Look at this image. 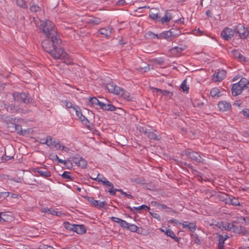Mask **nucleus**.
Masks as SVG:
<instances>
[{
    "label": "nucleus",
    "instance_id": "obj_1",
    "mask_svg": "<svg viewBox=\"0 0 249 249\" xmlns=\"http://www.w3.org/2000/svg\"><path fill=\"white\" fill-rule=\"evenodd\" d=\"M50 38L51 39L50 40L49 38H48L44 40L42 42V46L43 49L49 53L53 58L58 57L60 55L57 53L58 49H61L59 46L61 44L62 41L57 37V36H56L55 37H50Z\"/></svg>",
    "mask_w": 249,
    "mask_h": 249
},
{
    "label": "nucleus",
    "instance_id": "obj_2",
    "mask_svg": "<svg viewBox=\"0 0 249 249\" xmlns=\"http://www.w3.org/2000/svg\"><path fill=\"white\" fill-rule=\"evenodd\" d=\"M39 29L42 31L47 38L57 36V32L54 23L49 20L36 21Z\"/></svg>",
    "mask_w": 249,
    "mask_h": 249
},
{
    "label": "nucleus",
    "instance_id": "obj_3",
    "mask_svg": "<svg viewBox=\"0 0 249 249\" xmlns=\"http://www.w3.org/2000/svg\"><path fill=\"white\" fill-rule=\"evenodd\" d=\"M249 80L246 78L242 77L240 81L232 85L231 91L232 95L234 96L241 93L243 90L248 89Z\"/></svg>",
    "mask_w": 249,
    "mask_h": 249
},
{
    "label": "nucleus",
    "instance_id": "obj_4",
    "mask_svg": "<svg viewBox=\"0 0 249 249\" xmlns=\"http://www.w3.org/2000/svg\"><path fill=\"white\" fill-rule=\"evenodd\" d=\"M13 96L15 101L22 103L24 104H29L32 102V98L29 96L27 93L25 92H15L13 93Z\"/></svg>",
    "mask_w": 249,
    "mask_h": 249
},
{
    "label": "nucleus",
    "instance_id": "obj_5",
    "mask_svg": "<svg viewBox=\"0 0 249 249\" xmlns=\"http://www.w3.org/2000/svg\"><path fill=\"white\" fill-rule=\"evenodd\" d=\"M182 155L187 156L188 158L194 160L197 162L203 163L204 160L201 158L198 153L191 151V149H187L182 152Z\"/></svg>",
    "mask_w": 249,
    "mask_h": 249
},
{
    "label": "nucleus",
    "instance_id": "obj_6",
    "mask_svg": "<svg viewBox=\"0 0 249 249\" xmlns=\"http://www.w3.org/2000/svg\"><path fill=\"white\" fill-rule=\"evenodd\" d=\"M175 29H171L168 31L162 32L159 34V39H166L168 41H172L174 38L179 35V32L178 33H174Z\"/></svg>",
    "mask_w": 249,
    "mask_h": 249
},
{
    "label": "nucleus",
    "instance_id": "obj_7",
    "mask_svg": "<svg viewBox=\"0 0 249 249\" xmlns=\"http://www.w3.org/2000/svg\"><path fill=\"white\" fill-rule=\"evenodd\" d=\"M235 31L241 39L247 38L249 35V27H245L241 24L236 26Z\"/></svg>",
    "mask_w": 249,
    "mask_h": 249
},
{
    "label": "nucleus",
    "instance_id": "obj_8",
    "mask_svg": "<svg viewBox=\"0 0 249 249\" xmlns=\"http://www.w3.org/2000/svg\"><path fill=\"white\" fill-rule=\"evenodd\" d=\"M239 223L237 219L234 221L233 223L232 224L231 231L234 233L242 234L244 235L249 234V232L247 231L244 227L238 225Z\"/></svg>",
    "mask_w": 249,
    "mask_h": 249
},
{
    "label": "nucleus",
    "instance_id": "obj_9",
    "mask_svg": "<svg viewBox=\"0 0 249 249\" xmlns=\"http://www.w3.org/2000/svg\"><path fill=\"white\" fill-rule=\"evenodd\" d=\"M57 53L60 56L58 57H54V59L63 60L64 63L67 65H70L72 63V59L70 58L69 54L61 48L58 49Z\"/></svg>",
    "mask_w": 249,
    "mask_h": 249
},
{
    "label": "nucleus",
    "instance_id": "obj_10",
    "mask_svg": "<svg viewBox=\"0 0 249 249\" xmlns=\"http://www.w3.org/2000/svg\"><path fill=\"white\" fill-rule=\"evenodd\" d=\"M29 9L32 13H44L43 5L41 4H36L34 0L29 2Z\"/></svg>",
    "mask_w": 249,
    "mask_h": 249
},
{
    "label": "nucleus",
    "instance_id": "obj_11",
    "mask_svg": "<svg viewBox=\"0 0 249 249\" xmlns=\"http://www.w3.org/2000/svg\"><path fill=\"white\" fill-rule=\"evenodd\" d=\"M235 33V30H232L231 29L227 27L225 28L221 33V36L225 40H229L231 39V38L234 36V34Z\"/></svg>",
    "mask_w": 249,
    "mask_h": 249
},
{
    "label": "nucleus",
    "instance_id": "obj_12",
    "mask_svg": "<svg viewBox=\"0 0 249 249\" xmlns=\"http://www.w3.org/2000/svg\"><path fill=\"white\" fill-rule=\"evenodd\" d=\"M226 76V71L224 70H219L213 75V80L214 82H220Z\"/></svg>",
    "mask_w": 249,
    "mask_h": 249
},
{
    "label": "nucleus",
    "instance_id": "obj_13",
    "mask_svg": "<svg viewBox=\"0 0 249 249\" xmlns=\"http://www.w3.org/2000/svg\"><path fill=\"white\" fill-rule=\"evenodd\" d=\"M33 171L35 173H37L39 176L42 177L47 178L51 176L50 172L45 168L37 167L34 168Z\"/></svg>",
    "mask_w": 249,
    "mask_h": 249
},
{
    "label": "nucleus",
    "instance_id": "obj_14",
    "mask_svg": "<svg viewBox=\"0 0 249 249\" xmlns=\"http://www.w3.org/2000/svg\"><path fill=\"white\" fill-rule=\"evenodd\" d=\"M113 28L111 26H107V27L101 28L98 32L103 36H104L106 38H108L111 34Z\"/></svg>",
    "mask_w": 249,
    "mask_h": 249
},
{
    "label": "nucleus",
    "instance_id": "obj_15",
    "mask_svg": "<svg viewBox=\"0 0 249 249\" xmlns=\"http://www.w3.org/2000/svg\"><path fill=\"white\" fill-rule=\"evenodd\" d=\"M219 109L222 111H227L231 108V104L225 101H220L218 104Z\"/></svg>",
    "mask_w": 249,
    "mask_h": 249
},
{
    "label": "nucleus",
    "instance_id": "obj_16",
    "mask_svg": "<svg viewBox=\"0 0 249 249\" xmlns=\"http://www.w3.org/2000/svg\"><path fill=\"white\" fill-rule=\"evenodd\" d=\"M183 228H188L191 232H194L196 229V225L195 223H191L189 221H184L182 224Z\"/></svg>",
    "mask_w": 249,
    "mask_h": 249
},
{
    "label": "nucleus",
    "instance_id": "obj_17",
    "mask_svg": "<svg viewBox=\"0 0 249 249\" xmlns=\"http://www.w3.org/2000/svg\"><path fill=\"white\" fill-rule=\"evenodd\" d=\"M6 110L11 113H21L22 111V109H20L18 106L13 104L8 105L6 107Z\"/></svg>",
    "mask_w": 249,
    "mask_h": 249
},
{
    "label": "nucleus",
    "instance_id": "obj_18",
    "mask_svg": "<svg viewBox=\"0 0 249 249\" xmlns=\"http://www.w3.org/2000/svg\"><path fill=\"white\" fill-rule=\"evenodd\" d=\"M100 108L106 111H114L116 109L115 106L111 104H106L102 102L99 103L98 105Z\"/></svg>",
    "mask_w": 249,
    "mask_h": 249
},
{
    "label": "nucleus",
    "instance_id": "obj_19",
    "mask_svg": "<svg viewBox=\"0 0 249 249\" xmlns=\"http://www.w3.org/2000/svg\"><path fill=\"white\" fill-rule=\"evenodd\" d=\"M102 22L101 19L97 17H91L88 19L86 23L91 26H95L100 24Z\"/></svg>",
    "mask_w": 249,
    "mask_h": 249
},
{
    "label": "nucleus",
    "instance_id": "obj_20",
    "mask_svg": "<svg viewBox=\"0 0 249 249\" xmlns=\"http://www.w3.org/2000/svg\"><path fill=\"white\" fill-rule=\"evenodd\" d=\"M15 128L17 133L20 135L24 136L29 134L30 132L29 129L23 130L21 126L19 124H15Z\"/></svg>",
    "mask_w": 249,
    "mask_h": 249
},
{
    "label": "nucleus",
    "instance_id": "obj_21",
    "mask_svg": "<svg viewBox=\"0 0 249 249\" xmlns=\"http://www.w3.org/2000/svg\"><path fill=\"white\" fill-rule=\"evenodd\" d=\"M156 8H152L151 9L149 13V17L153 20H157L160 21V16L159 15V13L157 12Z\"/></svg>",
    "mask_w": 249,
    "mask_h": 249
},
{
    "label": "nucleus",
    "instance_id": "obj_22",
    "mask_svg": "<svg viewBox=\"0 0 249 249\" xmlns=\"http://www.w3.org/2000/svg\"><path fill=\"white\" fill-rule=\"evenodd\" d=\"M110 219L113 222L119 224L120 226L123 228L125 229L126 227V226H127V225H128L127 222H126L125 220H122L121 218L112 216L110 217Z\"/></svg>",
    "mask_w": 249,
    "mask_h": 249
},
{
    "label": "nucleus",
    "instance_id": "obj_23",
    "mask_svg": "<svg viewBox=\"0 0 249 249\" xmlns=\"http://www.w3.org/2000/svg\"><path fill=\"white\" fill-rule=\"evenodd\" d=\"M43 144H46L48 146L51 147H56L57 145H59L60 146L59 143H55V142L53 141L52 138L51 136H49L47 137L46 139L44 141V142H43Z\"/></svg>",
    "mask_w": 249,
    "mask_h": 249
},
{
    "label": "nucleus",
    "instance_id": "obj_24",
    "mask_svg": "<svg viewBox=\"0 0 249 249\" xmlns=\"http://www.w3.org/2000/svg\"><path fill=\"white\" fill-rule=\"evenodd\" d=\"M73 231L78 234H83L86 232V228L83 225H74Z\"/></svg>",
    "mask_w": 249,
    "mask_h": 249
},
{
    "label": "nucleus",
    "instance_id": "obj_25",
    "mask_svg": "<svg viewBox=\"0 0 249 249\" xmlns=\"http://www.w3.org/2000/svg\"><path fill=\"white\" fill-rule=\"evenodd\" d=\"M226 203L229 204H231L233 206H240V204L238 200V199L231 196V197L229 196L228 198L226 199Z\"/></svg>",
    "mask_w": 249,
    "mask_h": 249
},
{
    "label": "nucleus",
    "instance_id": "obj_26",
    "mask_svg": "<svg viewBox=\"0 0 249 249\" xmlns=\"http://www.w3.org/2000/svg\"><path fill=\"white\" fill-rule=\"evenodd\" d=\"M218 226L220 228H222L228 231H231L232 229V224H230L227 222H220L218 223Z\"/></svg>",
    "mask_w": 249,
    "mask_h": 249
},
{
    "label": "nucleus",
    "instance_id": "obj_27",
    "mask_svg": "<svg viewBox=\"0 0 249 249\" xmlns=\"http://www.w3.org/2000/svg\"><path fill=\"white\" fill-rule=\"evenodd\" d=\"M165 234L172 239H174L176 242H179L180 238L177 237L173 231L171 229H166Z\"/></svg>",
    "mask_w": 249,
    "mask_h": 249
},
{
    "label": "nucleus",
    "instance_id": "obj_28",
    "mask_svg": "<svg viewBox=\"0 0 249 249\" xmlns=\"http://www.w3.org/2000/svg\"><path fill=\"white\" fill-rule=\"evenodd\" d=\"M172 19V15L168 11H166L164 16L162 18H160V20L162 23L169 22Z\"/></svg>",
    "mask_w": 249,
    "mask_h": 249
},
{
    "label": "nucleus",
    "instance_id": "obj_29",
    "mask_svg": "<svg viewBox=\"0 0 249 249\" xmlns=\"http://www.w3.org/2000/svg\"><path fill=\"white\" fill-rule=\"evenodd\" d=\"M104 185L108 186L109 187L108 189V192L111 195H115V193L114 192L113 189V184L108 180H107L106 182H104V184H103Z\"/></svg>",
    "mask_w": 249,
    "mask_h": 249
},
{
    "label": "nucleus",
    "instance_id": "obj_30",
    "mask_svg": "<svg viewBox=\"0 0 249 249\" xmlns=\"http://www.w3.org/2000/svg\"><path fill=\"white\" fill-rule=\"evenodd\" d=\"M0 219H1V223L5 222H8L11 220V216L8 215L6 212H0Z\"/></svg>",
    "mask_w": 249,
    "mask_h": 249
},
{
    "label": "nucleus",
    "instance_id": "obj_31",
    "mask_svg": "<svg viewBox=\"0 0 249 249\" xmlns=\"http://www.w3.org/2000/svg\"><path fill=\"white\" fill-rule=\"evenodd\" d=\"M146 136L150 140H159L160 139L159 135H157L153 132L148 131Z\"/></svg>",
    "mask_w": 249,
    "mask_h": 249
},
{
    "label": "nucleus",
    "instance_id": "obj_32",
    "mask_svg": "<svg viewBox=\"0 0 249 249\" xmlns=\"http://www.w3.org/2000/svg\"><path fill=\"white\" fill-rule=\"evenodd\" d=\"M210 95L213 97H218L221 95L220 89L217 88H213L210 91Z\"/></svg>",
    "mask_w": 249,
    "mask_h": 249
},
{
    "label": "nucleus",
    "instance_id": "obj_33",
    "mask_svg": "<svg viewBox=\"0 0 249 249\" xmlns=\"http://www.w3.org/2000/svg\"><path fill=\"white\" fill-rule=\"evenodd\" d=\"M232 53H233L234 56L237 58L240 61H245V57L241 54L238 51L233 50L232 51Z\"/></svg>",
    "mask_w": 249,
    "mask_h": 249
},
{
    "label": "nucleus",
    "instance_id": "obj_34",
    "mask_svg": "<svg viewBox=\"0 0 249 249\" xmlns=\"http://www.w3.org/2000/svg\"><path fill=\"white\" fill-rule=\"evenodd\" d=\"M62 177L64 178H66L72 180L74 178L72 174L70 172L65 171L62 175Z\"/></svg>",
    "mask_w": 249,
    "mask_h": 249
},
{
    "label": "nucleus",
    "instance_id": "obj_35",
    "mask_svg": "<svg viewBox=\"0 0 249 249\" xmlns=\"http://www.w3.org/2000/svg\"><path fill=\"white\" fill-rule=\"evenodd\" d=\"M126 227L125 229L129 230V231H130L132 232H137L138 229H139L135 225L129 224L128 223V225ZM138 232H139V231H138Z\"/></svg>",
    "mask_w": 249,
    "mask_h": 249
},
{
    "label": "nucleus",
    "instance_id": "obj_36",
    "mask_svg": "<svg viewBox=\"0 0 249 249\" xmlns=\"http://www.w3.org/2000/svg\"><path fill=\"white\" fill-rule=\"evenodd\" d=\"M155 89L156 90V91L160 92L163 95H166V96H169V97H171L173 95V93L169 90H163L160 89H158L157 88H155Z\"/></svg>",
    "mask_w": 249,
    "mask_h": 249
},
{
    "label": "nucleus",
    "instance_id": "obj_37",
    "mask_svg": "<svg viewBox=\"0 0 249 249\" xmlns=\"http://www.w3.org/2000/svg\"><path fill=\"white\" fill-rule=\"evenodd\" d=\"M116 86V85L113 83H109L107 84L106 88L109 92L113 93L114 91Z\"/></svg>",
    "mask_w": 249,
    "mask_h": 249
},
{
    "label": "nucleus",
    "instance_id": "obj_38",
    "mask_svg": "<svg viewBox=\"0 0 249 249\" xmlns=\"http://www.w3.org/2000/svg\"><path fill=\"white\" fill-rule=\"evenodd\" d=\"M184 48L181 47H179L178 46L175 47L171 49V52L172 53L174 54H176L177 53H180L183 50Z\"/></svg>",
    "mask_w": 249,
    "mask_h": 249
},
{
    "label": "nucleus",
    "instance_id": "obj_39",
    "mask_svg": "<svg viewBox=\"0 0 249 249\" xmlns=\"http://www.w3.org/2000/svg\"><path fill=\"white\" fill-rule=\"evenodd\" d=\"M239 222L245 223L246 225H249V218L248 217L240 216L237 218Z\"/></svg>",
    "mask_w": 249,
    "mask_h": 249
},
{
    "label": "nucleus",
    "instance_id": "obj_40",
    "mask_svg": "<svg viewBox=\"0 0 249 249\" xmlns=\"http://www.w3.org/2000/svg\"><path fill=\"white\" fill-rule=\"evenodd\" d=\"M100 101H99L97 98L95 97H90L89 99V103L90 104V105H99V103H100Z\"/></svg>",
    "mask_w": 249,
    "mask_h": 249
},
{
    "label": "nucleus",
    "instance_id": "obj_41",
    "mask_svg": "<svg viewBox=\"0 0 249 249\" xmlns=\"http://www.w3.org/2000/svg\"><path fill=\"white\" fill-rule=\"evenodd\" d=\"M17 4L23 8L26 9L28 7L26 2L23 0H17Z\"/></svg>",
    "mask_w": 249,
    "mask_h": 249
},
{
    "label": "nucleus",
    "instance_id": "obj_42",
    "mask_svg": "<svg viewBox=\"0 0 249 249\" xmlns=\"http://www.w3.org/2000/svg\"><path fill=\"white\" fill-rule=\"evenodd\" d=\"M75 224H72L68 222L65 221L63 223L64 227L67 230L70 231H73V228Z\"/></svg>",
    "mask_w": 249,
    "mask_h": 249
},
{
    "label": "nucleus",
    "instance_id": "obj_43",
    "mask_svg": "<svg viewBox=\"0 0 249 249\" xmlns=\"http://www.w3.org/2000/svg\"><path fill=\"white\" fill-rule=\"evenodd\" d=\"M124 93V89L122 88H121L119 87L116 86L114 91H113V93L115 94L116 95H121V94H123Z\"/></svg>",
    "mask_w": 249,
    "mask_h": 249
},
{
    "label": "nucleus",
    "instance_id": "obj_44",
    "mask_svg": "<svg viewBox=\"0 0 249 249\" xmlns=\"http://www.w3.org/2000/svg\"><path fill=\"white\" fill-rule=\"evenodd\" d=\"M180 88L183 92L188 93L189 90V87L186 84V80H185L181 83Z\"/></svg>",
    "mask_w": 249,
    "mask_h": 249
},
{
    "label": "nucleus",
    "instance_id": "obj_45",
    "mask_svg": "<svg viewBox=\"0 0 249 249\" xmlns=\"http://www.w3.org/2000/svg\"><path fill=\"white\" fill-rule=\"evenodd\" d=\"M100 175H98L96 178H92V179L97 181L99 182H101L103 184H104V182H106L107 179L103 176L101 177H99Z\"/></svg>",
    "mask_w": 249,
    "mask_h": 249
},
{
    "label": "nucleus",
    "instance_id": "obj_46",
    "mask_svg": "<svg viewBox=\"0 0 249 249\" xmlns=\"http://www.w3.org/2000/svg\"><path fill=\"white\" fill-rule=\"evenodd\" d=\"M87 162L83 158L80 157L79 162L78 166L81 167L83 168H85L87 166Z\"/></svg>",
    "mask_w": 249,
    "mask_h": 249
},
{
    "label": "nucleus",
    "instance_id": "obj_47",
    "mask_svg": "<svg viewBox=\"0 0 249 249\" xmlns=\"http://www.w3.org/2000/svg\"><path fill=\"white\" fill-rule=\"evenodd\" d=\"M42 212L52 215H57V212L48 208H43L42 209Z\"/></svg>",
    "mask_w": 249,
    "mask_h": 249
},
{
    "label": "nucleus",
    "instance_id": "obj_48",
    "mask_svg": "<svg viewBox=\"0 0 249 249\" xmlns=\"http://www.w3.org/2000/svg\"><path fill=\"white\" fill-rule=\"evenodd\" d=\"M62 103L67 108H72L73 110V107H76L77 106H73L72 105V104L69 102V101H68L67 100H63V101H62Z\"/></svg>",
    "mask_w": 249,
    "mask_h": 249
},
{
    "label": "nucleus",
    "instance_id": "obj_49",
    "mask_svg": "<svg viewBox=\"0 0 249 249\" xmlns=\"http://www.w3.org/2000/svg\"><path fill=\"white\" fill-rule=\"evenodd\" d=\"M83 124L85 125L89 129H91L92 128V124L90 123L88 119L86 118L84 121L82 122Z\"/></svg>",
    "mask_w": 249,
    "mask_h": 249
},
{
    "label": "nucleus",
    "instance_id": "obj_50",
    "mask_svg": "<svg viewBox=\"0 0 249 249\" xmlns=\"http://www.w3.org/2000/svg\"><path fill=\"white\" fill-rule=\"evenodd\" d=\"M147 37L150 38H157L159 39V34H156L151 31H149L146 34Z\"/></svg>",
    "mask_w": 249,
    "mask_h": 249
},
{
    "label": "nucleus",
    "instance_id": "obj_51",
    "mask_svg": "<svg viewBox=\"0 0 249 249\" xmlns=\"http://www.w3.org/2000/svg\"><path fill=\"white\" fill-rule=\"evenodd\" d=\"M87 200L95 207L98 204V201L95 200L93 197H88Z\"/></svg>",
    "mask_w": 249,
    "mask_h": 249
},
{
    "label": "nucleus",
    "instance_id": "obj_52",
    "mask_svg": "<svg viewBox=\"0 0 249 249\" xmlns=\"http://www.w3.org/2000/svg\"><path fill=\"white\" fill-rule=\"evenodd\" d=\"M73 110L75 112L76 116L79 118L81 116H82V113L79 107L77 106L76 107H73Z\"/></svg>",
    "mask_w": 249,
    "mask_h": 249
},
{
    "label": "nucleus",
    "instance_id": "obj_53",
    "mask_svg": "<svg viewBox=\"0 0 249 249\" xmlns=\"http://www.w3.org/2000/svg\"><path fill=\"white\" fill-rule=\"evenodd\" d=\"M137 129L141 133H143L145 136L147 133L146 129L141 126H137Z\"/></svg>",
    "mask_w": 249,
    "mask_h": 249
},
{
    "label": "nucleus",
    "instance_id": "obj_54",
    "mask_svg": "<svg viewBox=\"0 0 249 249\" xmlns=\"http://www.w3.org/2000/svg\"><path fill=\"white\" fill-rule=\"evenodd\" d=\"M134 209L135 210H143V209H145L146 210H149L150 209V207L145 205H142L139 207H134Z\"/></svg>",
    "mask_w": 249,
    "mask_h": 249
},
{
    "label": "nucleus",
    "instance_id": "obj_55",
    "mask_svg": "<svg viewBox=\"0 0 249 249\" xmlns=\"http://www.w3.org/2000/svg\"><path fill=\"white\" fill-rule=\"evenodd\" d=\"M107 205V202L106 201H104L102 202H98L97 205L96 206V207L101 209L104 208L105 206Z\"/></svg>",
    "mask_w": 249,
    "mask_h": 249
},
{
    "label": "nucleus",
    "instance_id": "obj_56",
    "mask_svg": "<svg viewBox=\"0 0 249 249\" xmlns=\"http://www.w3.org/2000/svg\"><path fill=\"white\" fill-rule=\"evenodd\" d=\"M55 156L56 158V160L58 161V162L59 163H63V164H68V163H70L69 160H63L60 159L56 155H55Z\"/></svg>",
    "mask_w": 249,
    "mask_h": 249
},
{
    "label": "nucleus",
    "instance_id": "obj_57",
    "mask_svg": "<svg viewBox=\"0 0 249 249\" xmlns=\"http://www.w3.org/2000/svg\"><path fill=\"white\" fill-rule=\"evenodd\" d=\"M150 213L153 218L157 219L159 221H160V220H161L160 216V214L159 213H151V212H150Z\"/></svg>",
    "mask_w": 249,
    "mask_h": 249
},
{
    "label": "nucleus",
    "instance_id": "obj_58",
    "mask_svg": "<svg viewBox=\"0 0 249 249\" xmlns=\"http://www.w3.org/2000/svg\"><path fill=\"white\" fill-rule=\"evenodd\" d=\"M194 244H196V245H200V240L199 239L198 236L196 234L194 236Z\"/></svg>",
    "mask_w": 249,
    "mask_h": 249
},
{
    "label": "nucleus",
    "instance_id": "obj_59",
    "mask_svg": "<svg viewBox=\"0 0 249 249\" xmlns=\"http://www.w3.org/2000/svg\"><path fill=\"white\" fill-rule=\"evenodd\" d=\"M80 160V157H72L71 158V161L74 163L76 165L78 166Z\"/></svg>",
    "mask_w": 249,
    "mask_h": 249
},
{
    "label": "nucleus",
    "instance_id": "obj_60",
    "mask_svg": "<svg viewBox=\"0 0 249 249\" xmlns=\"http://www.w3.org/2000/svg\"><path fill=\"white\" fill-rule=\"evenodd\" d=\"M12 159H14V156H7L6 155V152L5 153V155L2 157V160L6 161Z\"/></svg>",
    "mask_w": 249,
    "mask_h": 249
},
{
    "label": "nucleus",
    "instance_id": "obj_61",
    "mask_svg": "<svg viewBox=\"0 0 249 249\" xmlns=\"http://www.w3.org/2000/svg\"><path fill=\"white\" fill-rule=\"evenodd\" d=\"M241 113L244 116L249 118V109H245L242 111Z\"/></svg>",
    "mask_w": 249,
    "mask_h": 249
},
{
    "label": "nucleus",
    "instance_id": "obj_62",
    "mask_svg": "<svg viewBox=\"0 0 249 249\" xmlns=\"http://www.w3.org/2000/svg\"><path fill=\"white\" fill-rule=\"evenodd\" d=\"M39 249H53V248L52 247H51L50 246L46 245H40Z\"/></svg>",
    "mask_w": 249,
    "mask_h": 249
},
{
    "label": "nucleus",
    "instance_id": "obj_63",
    "mask_svg": "<svg viewBox=\"0 0 249 249\" xmlns=\"http://www.w3.org/2000/svg\"><path fill=\"white\" fill-rule=\"evenodd\" d=\"M122 96H123L124 98L129 100H130L129 95L128 92H126L124 90V93L123 94L121 95Z\"/></svg>",
    "mask_w": 249,
    "mask_h": 249
},
{
    "label": "nucleus",
    "instance_id": "obj_64",
    "mask_svg": "<svg viewBox=\"0 0 249 249\" xmlns=\"http://www.w3.org/2000/svg\"><path fill=\"white\" fill-rule=\"evenodd\" d=\"M228 237L226 235L225 237L223 235H220L219 236V241L222 243V244H224L225 240L227 239Z\"/></svg>",
    "mask_w": 249,
    "mask_h": 249
}]
</instances>
